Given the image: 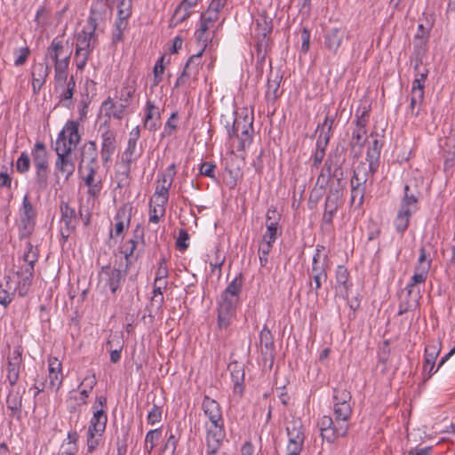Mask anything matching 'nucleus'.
<instances>
[{"label":"nucleus","instance_id":"1","mask_svg":"<svg viewBox=\"0 0 455 455\" xmlns=\"http://www.w3.org/2000/svg\"><path fill=\"white\" fill-rule=\"evenodd\" d=\"M202 410L211 425L206 427V455H216L225 438L224 419L220 403L208 395L204 396Z\"/></svg>","mask_w":455,"mask_h":455},{"label":"nucleus","instance_id":"2","mask_svg":"<svg viewBox=\"0 0 455 455\" xmlns=\"http://www.w3.org/2000/svg\"><path fill=\"white\" fill-rule=\"evenodd\" d=\"M355 120L351 123V133L348 146L351 154L358 157L363 153L367 140V125L370 118V110L366 107L358 108L355 115Z\"/></svg>","mask_w":455,"mask_h":455},{"label":"nucleus","instance_id":"3","mask_svg":"<svg viewBox=\"0 0 455 455\" xmlns=\"http://www.w3.org/2000/svg\"><path fill=\"white\" fill-rule=\"evenodd\" d=\"M96 29L84 27L76 36L75 61L77 69L82 70L85 67L90 54L98 44Z\"/></svg>","mask_w":455,"mask_h":455},{"label":"nucleus","instance_id":"4","mask_svg":"<svg viewBox=\"0 0 455 455\" xmlns=\"http://www.w3.org/2000/svg\"><path fill=\"white\" fill-rule=\"evenodd\" d=\"M334 419L331 416H323L318 421L323 439L330 443H334L340 436H346L349 428L350 418H345L339 414H334Z\"/></svg>","mask_w":455,"mask_h":455},{"label":"nucleus","instance_id":"5","mask_svg":"<svg viewBox=\"0 0 455 455\" xmlns=\"http://www.w3.org/2000/svg\"><path fill=\"white\" fill-rule=\"evenodd\" d=\"M72 50L64 42L62 36L52 39L45 52V59L54 63V74L68 72Z\"/></svg>","mask_w":455,"mask_h":455},{"label":"nucleus","instance_id":"6","mask_svg":"<svg viewBox=\"0 0 455 455\" xmlns=\"http://www.w3.org/2000/svg\"><path fill=\"white\" fill-rule=\"evenodd\" d=\"M273 30L272 19L262 13L255 20L256 57L258 61L264 62L267 51L270 44V34Z\"/></svg>","mask_w":455,"mask_h":455},{"label":"nucleus","instance_id":"7","mask_svg":"<svg viewBox=\"0 0 455 455\" xmlns=\"http://www.w3.org/2000/svg\"><path fill=\"white\" fill-rule=\"evenodd\" d=\"M372 175L366 168L365 164H360L354 171L350 180L351 198L350 204L355 208H361L363 204L366 183L369 177Z\"/></svg>","mask_w":455,"mask_h":455},{"label":"nucleus","instance_id":"8","mask_svg":"<svg viewBox=\"0 0 455 455\" xmlns=\"http://www.w3.org/2000/svg\"><path fill=\"white\" fill-rule=\"evenodd\" d=\"M98 148L94 140L85 142L79 149L78 173L80 176L96 174L100 165Z\"/></svg>","mask_w":455,"mask_h":455},{"label":"nucleus","instance_id":"9","mask_svg":"<svg viewBox=\"0 0 455 455\" xmlns=\"http://www.w3.org/2000/svg\"><path fill=\"white\" fill-rule=\"evenodd\" d=\"M242 287L243 276L240 274L228 284L222 292L218 305V312L235 314Z\"/></svg>","mask_w":455,"mask_h":455},{"label":"nucleus","instance_id":"10","mask_svg":"<svg viewBox=\"0 0 455 455\" xmlns=\"http://www.w3.org/2000/svg\"><path fill=\"white\" fill-rule=\"evenodd\" d=\"M76 91V82L73 76L68 77V72L54 74V92L57 93L59 104L65 108L74 105L73 95Z\"/></svg>","mask_w":455,"mask_h":455},{"label":"nucleus","instance_id":"11","mask_svg":"<svg viewBox=\"0 0 455 455\" xmlns=\"http://www.w3.org/2000/svg\"><path fill=\"white\" fill-rule=\"evenodd\" d=\"M252 120L235 118L230 128H228L229 138L236 137L239 140L237 151H243L252 141Z\"/></svg>","mask_w":455,"mask_h":455},{"label":"nucleus","instance_id":"12","mask_svg":"<svg viewBox=\"0 0 455 455\" xmlns=\"http://www.w3.org/2000/svg\"><path fill=\"white\" fill-rule=\"evenodd\" d=\"M54 151L56 152L57 158L55 160V176L59 175L64 177L68 180L76 171V163L73 156V151L70 148L55 146Z\"/></svg>","mask_w":455,"mask_h":455},{"label":"nucleus","instance_id":"13","mask_svg":"<svg viewBox=\"0 0 455 455\" xmlns=\"http://www.w3.org/2000/svg\"><path fill=\"white\" fill-rule=\"evenodd\" d=\"M418 284L419 283H414L413 279L411 278L406 287L400 291L398 295V315H402L419 307L421 295L420 290L417 286Z\"/></svg>","mask_w":455,"mask_h":455},{"label":"nucleus","instance_id":"14","mask_svg":"<svg viewBox=\"0 0 455 455\" xmlns=\"http://www.w3.org/2000/svg\"><path fill=\"white\" fill-rule=\"evenodd\" d=\"M321 249H323V247L317 245L316 251L313 256L310 274V277L314 282V285L310 283V287L316 296L318 295V291L322 283H325L327 280V256L324 255L323 260H321Z\"/></svg>","mask_w":455,"mask_h":455},{"label":"nucleus","instance_id":"15","mask_svg":"<svg viewBox=\"0 0 455 455\" xmlns=\"http://www.w3.org/2000/svg\"><path fill=\"white\" fill-rule=\"evenodd\" d=\"M204 49H201L197 53L193 54L187 60L182 73L177 78L174 87L190 84V80L196 81L199 75V70L202 68V55Z\"/></svg>","mask_w":455,"mask_h":455},{"label":"nucleus","instance_id":"16","mask_svg":"<svg viewBox=\"0 0 455 455\" xmlns=\"http://www.w3.org/2000/svg\"><path fill=\"white\" fill-rule=\"evenodd\" d=\"M82 135L79 132V123L74 120H68L59 132L55 146L70 148L75 150L81 141Z\"/></svg>","mask_w":455,"mask_h":455},{"label":"nucleus","instance_id":"17","mask_svg":"<svg viewBox=\"0 0 455 455\" xmlns=\"http://www.w3.org/2000/svg\"><path fill=\"white\" fill-rule=\"evenodd\" d=\"M104 127L101 132V146H100V156L104 165L109 164L112 160L113 155L117 149L116 132L107 124V122L100 126V130Z\"/></svg>","mask_w":455,"mask_h":455},{"label":"nucleus","instance_id":"18","mask_svg":"<svg viewBox=\"0 0 455 455\" xmlns=\"http://www.w3.org/2000/svg\"><path fill=\"white\" fill-rule=\"evenodd\" d=\"M108 10L111 12L112 6L111 4L106 2V0L93 1L91 6L90 16L88 17L86 27L96 30L104 27Z\"/></svg>","mask_w":455,"mask_h":455},{"label":"nucleus","instance_id":"19","mask_svg":"<svg viewBox=\"0 0 455 455\" xmlns=\"http://www.w3.org/2000/svg\"><path fill=\"white\" fill-rule=\"evenodd\" d=\"M127 275L126 268L121 270L110 266L101 267L100 277L105 286H108L112 293H116L120 288L121 283L124 281Z\"/></svg>","mask_w":455,"mask_h":455},{"label":"nucleus","instance_id":"20","mask_svg":"<svg viewBox=\"0 0 455 455\" xmlns=\"http://www.w3.org/2000/svg\"><path fill=\"white\" fill-rule=\"evenodd\" d=\"M333 413L343 415L345 418H351L352 407L350 405L351 394L346 388H333Z\"/></svg>","mask_w":455,"mask_h":455},{"label":"nucleus","instance_id":"21","mask_svg":"<svg viewBox=\"0 0 455 455\" xmlns=\"http://www.w3.org/2000/svg\"><path fill=\"white\" fill-rule=\"evenodd\" d=\"M419 258L411 279H413L414 283H424L432 266V258L424 245L419 248Z\"/></svg>","mask_w":455,"mask_h":455},{"label":"nucleus","instance_id":"22","mask_svg":"<svg viewBox=\"0 0 455 455\" xmlns=\"http://www.w3.org/2000/svg\"><path fill=\"white\" fill-rule=\"evenodd\" d=\"M24 392V388L21 389L20 387H16V386H10L5 400L6 408L9 411V418L20 419Z\"/></svg>","mask_w":455,"mask_h":455},{"label":"nucleus","instance_id":"23","mask_svg":"<svg viewBox=\"0 0 455 455\" xmlns=\"http://www.w3.org/2000/svg\"><path fill=\"white\" fill-rule=\"evenodd\" d=\"M176 175V164H172L162 173L161 178L157 180L155 195L161 198L164 204L169 200V190L172 185Z\"/></svg>","mask_w":455,"mask_h":455},{"label":"nucleus","instance_id":"24","mask_svg":"<svg viewBox=\"0 0 455 455\" xmlns=\"http://www.w3.org/2000/svg\"><path fill=\"white\" fill-rule=\"evenodd\" d=\"M341 193L339 189L331 188L325 198L322 225H331L333 217L341 204Z\"/></svg>","mask_w":455,"mask_h":455},{"label":"nucleus","instance_id":"25","mask_svg":"<svg viewBox=\"0 0 455 455\" xmlns=\"http://www.w3.org/2000/svg\"><path fill=\"white\" fill-rule=\"evenodd\" d=\"M6 379L10 386H16L20 378V370L22 364V348L16 347L12 354L8 356Z\"/></svg>","mask_w":455,"mask_h":455},{"label":"nucleus","instance_id":"26","mask_svg":"<svg viewBox=\"0 0 455 455\" xmlns=\"http://www.w3.org/2000/svg\"><path fill=\"white\" fill-rule=\"evenodd\" d=\"M345 38L348 39V31L346 28H331L325 32L323 44L326 49L336 54Z\"/></svg>","mask_w":455,"mask_h":455},{"label":"nucleus","instance_id":"27","mask_svg":"<svg viewBox=\"0 0 455 455\" xmlns=\"http://www.w3.org/2000/svg\"><path fill=\"white\" fill-rule=\"evenodd\" d=\"M61 213V221L65 225V230L61 231L63 237L68 238L72 231L76 229L78 224V217L76 210L69 206L67 202L62 201L60 205Z\"/></svg>","mask_w":455,"mask_h":455},{"label":"nucleus","instance_id":"28","mask_svg":"<svg viewBox=\"0 0 455 455\" xmlns=\"http://www.w3.org/2000/svg\"><path fill=\"white\" fill-rule=\"evenodd\" d=\"M50 67L45 63H36L31 68L32 76V92L34 95H37L46 82V78L50 74Z\"/></svg>","mask_w":455,"mask_h":455},{"label":"nucleus","instance_id":"29","mask_svg":"<svg viewBox=\"0 0 455 455\" xmlns=\"http://www.w3.org/2000/svg\"><path fill=\"white\" fill-rule=\"evenodd\" d=\"M345 161V157L342 151H339L336 149L334 152L330 153L327 160L324 164V168L326 169L329 177L333 176L337 177L338 180H340L343 172L341 166Z\"/></svg>","mask_w":455,"mask_h":455},{"label":"nucleus","instance_id":"30","mask_svg":"<svg viewBox=\"0 0 455 455\" xmlns=\"http://www.w3.org/2000/svg\"><path fill=\"white\" fill-rule=\"evenodd\" d=\"M161 126V114L154 102L148 100L146 103V116L144 127L150 132H155Z\"/></svg>","mask_w":455,"mask_h":455},{"label":"nucleus","instance_id":"31","mask_svg":"<svg viewBox=\"0 0 455 455\" xmlns=\"http://www.w3.org/2000/svg\"><path fill=\"white\" fill-rule=\"evenodd\" d=\"M126 104L122 102L119 105H116L111 97H108L101 104V110L104 111V116L109 120L115 118L116 120H122L125 116Z\"/></svg>","mask_w":455,"mask_h":455},{"label":"nucleus","instance_id":"32","mask_svg":"<svg viewBox=\"0 0 455 455\" xmlns=\"http://www.w3.org/2000/svg\"><path fill=\"white\" fill-rule=\"evenodd\" d=\"M61 362L56 357H51L48 360L49 384L52 387L58 390L62 385L63 375L61 372Z\"/></svg>","mask_w":455,"mask_h":455},{"label":"nucleus","instance_id":"33","mask_svg":"<svg viewBox=\"0 0 455 455\" xmlns=\"http://www.w3.org/2000/svg\"><path fill=\"white\" fill-rule=\"evenodd\" d=\"M34 269L31 267L28 268L20 267V272H17L12 276L17 278L18 283V293L20 297H24L27 295L29 287L32 283V280L34 277Z\"/></svg>","mask_w":455,"mask_h":455},{"label":"nucleus","instance_id":"34","mask_svg":"<svg viewBox=\"0 0 455 455\" xmlns=\"http://www.w3.org/2000/svg\"><path fill=\"white\" fill-rule=\"evenodd\" d=\"M92 417L90 419L88 430L92 432H105L108 422V416L105 410L99 408L98 405H92Z\"/></svg>","mask_w":455,"mask_h":455},{"label":"nucleus","instance_id":"35","mask_svg":"<svg viewBox=\"0 0 455 455\" xmlns=\"http://www.w3.org/2000/svg\"><path fill=\"white\" fill-rule=\"evenodd\" d=\"M381 148L382 143L378 139H374L367 150L366 160L369 162V164L366 165V168L371 174L377 171L379 166Z\"/></svg>","mask_w":455,"mask_h":455},{"label":"nucleus","instance_id":"36","mask_svg":"<svg viewBox=\"0 0 455 455\" xmlns=\"http://www.w3.org/2000/svg\"><path fill=\"white\" fill-rule=\"evenodd\" d=\"M31 156L34 168L49 167L48 152L43 142L37 141L35 143Z\"/></svg>","mask_w":455,"mask_h":455},{"label":"nucleus","instance_id":"37","mask_svg":"<svg viewBox=\"0 0 455 455\" xmlns=\"http://www.w3.org/2000/svg\"><path fill=\"white\" fill-rule=\"evenodd\" d=\"M132 208L127 207L126 205L121 207L116 216V224H115V235L118 236L123 234L124 228H127L131 222L132 217Z\"/></svg>","mask_w":455,"mask_h":455},{"label":"nucleus","instance_id":"38","mask_svg":"<svg viewBox=\"0 0 455 455\" xmlns=\"http://www.w3.org/2000/svg\"><path fill=\"white\" fill-rule=\"evenodd\" d=\"M231 379L234 384L233 392L241 397L244 391V371L242 365L235 363L230 365Z\"/></svg>","mask_w":455,"mask_h":455},{"label":"nucleus","instance_id":"39","mask_svg":"<svg viewBox=\"0 0 455 455\" xmlns=\"http://www.w3.org/2000/svg\"><path fill=\"white\" fill-rule=\"evenodd\" d=\"M282 78L283 76L279 74V72H270V75L267 78L266 91V99L268 101L274 102L277 98L280 97L281 93L279 92V88Z\"/></svg>","mask_w":455,"mask_h":455},{"label":"nucleus","instance_id":"40","mask_svg":"<svg viewBox=\"0 0 455 455\" xmlns=\"http://www.w3.org/2000/svg\"><path fill=\"white\" fill-rule=\"evenodd\" d=\"M260 351L266 357L273 358L275 352L274 338L270 330L265 325L259 333Z\"/></svg>","mask_w":455,"mask_h":455},{"label":"nucleus","instance_id":"41","mask_svg":"<svg viewBox=\"0 0 455 455\" xmlns=\"http://www.w3.org/2000/svg\"><path fill=\"white\" fill-rule=\"evenodd\" d=\"M438 355L439 349L436 347L435 345H427L426 347L423 372L427 373V379H429L434 373L437 371V369L434 371V368Z\"/></svg>","mask_w":455,"mask_h":455},{"label":"nucleus","instance_id":"42","mask_svg":"<svg viewBox=\"0 0 455 455\" xmlns=\"http://www.w3.org/2000/svg\"><path fill=\"white\" fill-rule=\"evenodd\" d=\"M288 443L304 445L305 435L299 420H292L286 427Z\"/></svg>","mask_w":455,"mask_h":455},{"label":"nucleus","instance_id":"43","mask_svg":"<svg viewBox=\"0 0 455 455\" xmlns=\"http://www.w3.org/2000/svg\"><path fill=\"white\" fill-rule=\"evenodd\" d=\"M140 241L144 243V231L143 228L138 225L134 230V238L130 239L124 245V257L127 262L126 266L130 261V258L133 256Z\"/></svg>","mask_w":455,"mask_h":455},{"label":"nucleus","instance_id":"44","mask_svg":"<svg viewBox=\"0 0 455 455\" xmlns=\"http://www.w3.org/2000/svg\"><path fill=\"white\" fill-rule=\"evenodd\" d=\"M418 196L415 194L411 193V188L409 185H405L404 194L402 198L399 209L413 213L418 210Z\"/></svg>","mask_w":455,"mask_h":455},{"label":"nucleus","instance_id":"45","mask_svg":"<svg viewBox=\"0 0 455 455\" xmlns=\"http://www.w3.org/2000/svg\"><path fill=\"white\" fill-rule=\"evenodd\" d=\"M336 117L337 113H335L334 115H331L330 113H328L326 115L323 124H319L317 125L316 132L318 130H321L317 139L324 140L325 138H327L328 141H330L333 132Z\"/></svg>","mask_w":455,"mask_h":455},{"label":"nucleus","instance_id":"46","mask_svg":"<svg viewBox=\"0 0 455 455\" xmlns=\"http://www.w3.org/2000/svg\"><path fill=\"white\" fill-rule=\"evenodd\" d=\"M50 167L35 168L34 186L37 191H44L48 188Z\"/></svg>","mask_w":455,"mask_h":455},{"label":"nucleus","instance_id":"47","mask_svg":"<svg viewBox=\"0 0 455 455\" xmlns=\"http://www.w3.org/2000/svg\"><path fill=\"white\" fill-rule=\"evenodd\" d=\"M22 259L25 264L21 267L23 268H28L29 267L35 270V264L38 260V249L31 244L30 242H27L25 245V251L22 255Z\"/></svg>","mask_w":455,"mask_h":455},{"label":"nucleus","instance_id":"48","mask_svg":"<svg viewBox=\"0 0 455 455\" xmlns=\"http://www.w3.org/2000/svg\"><path fill=\"white\" fill-rule=\"evenodd\" d=\"M336 282L338 286L342 289L346 293H347L352 287V283L350 282V275L347 268L339 265L336 269Z\"/></svg>","mask_w":455,"mask_h":455},{"label":"nucleus","instance_id":"49","mask_svg":"<svg viewBox=\"0 0 455 455\" xmlns=\"http://www.w3.org/2000/svg\"><path fill=\"white\" fill-rule=\"evenodd\" d=\"M165 436L166 440L161 449V452L163 455H174L176 452L180 435L172 430H169L166 432Z\"/></svg>","mask_w":455,"mask_h":455},{"label":"nucleus","instance_id":"50","mask_svg":"<svg viewBox=\"0 0 455 455\" xmlns=\"http://www.w3.org/2000/svg\"><path fill=\"white\" fill-rule=\"evenodd\" d=\"M162 437V428L149 430L145 436L144 451L150 454Z\"/></svg>","mask_w":455,"mask_h":455},{"label":"nucleus","instance_id":"51","mask_svg":"<svg viewBox=\"0 0 455 455\" xmlns=\"http://www.w3.org/2000/svg\"><path fill=\"white\" fill-rule=\"evenodd\" d=\"M132 165L120 162L116 171V178L117 179V187L123 188L129 184L131 180Z\"/></svg>","mask_w":455,"mask_h":455},{"label":"nucleus","instance_id":"52","mask_svg":"<svg viewBox=\"0 0 455 455\" xmlns=\"http://www.w3.org/2000/svg\"><path fill=\"white\" fill-rule=\"evenodd\" d=\"M412 213L405 212L403 210H398L396 217L394 220L395 230L403 235L409 227L410 220Z\"/></svg>","mask_w":455,"mask_h":455},{"label":"nucleus","instance_id":"53","mask_svg":"<svg viewBox=\"0 0 455 455\" xmlns=\"http://www.w3.org/2000/svg\"><path fill=\"white\" fill-rule=\"evenodd\" d=\"M85 186L88 187L87 194L92 197H98L102 188L101 180H95V174L80 176Z\"/></svg>","mask_w":455,"mask_h":455},{"label":"nucleus","instance_id":"54","mask_svg":"<svg viewBox=\"0 0 455 455\" xmlns=\"http://www.w3.org/2000/svg\"><path fill=\"white\" fill-rule=\"evenodd\" d=\"M190 7H187L182 2L176 7L173 15L171 19V26H177L178 24L186 20L190 15Z\"/></svg>","mask_w":455,"mask_h":455},{"label":"nucleus","instance_id":"55","mask_svg":"<svg viewBox=\"0 0 455 455\" xmlns=\"http://www.w3.org/2000/svg\"><path fill=\"white\" fill-rule=\"evenodd\" d=\"M132 12V0H119L117 4V21H128Z\"/></svg>","mask_w":455,"mask_h":455},{"label":"nucleus","instance_id":"56","mask_svg":"<svg viewBox=\"0 0 455 455\" xmlns=\"http://www.w3.org/2000/svg\"><path fill=\"white\" fill-rule=\"evenodd\" d=\"M329 141L328 139L325 138L324 140L317 139L316 145H315V150L313 154V167L317 168L322 161L324 158L325 156V148L328 145Z\"/></svg>","mask_w":455,"mask_h":455},{"label":"nucleus","instance_id":"57","mask_svg":"<svg viewBox=\"0 0 455 455\" xmlns=\"http://www.w3.org/2000/svg\"><path fill=\"white\" fill-rule=\"evenodd\" d=\"M266 227L267 230L263 235L260 243H271L273 245L278 235L282 233L281 228L280 227H275L273 223H267Z\"/></svg>","mask_w":455,"mask_h":455},{"label":"nucleus","instance_id":"58","mask_svg":"<svg viewBox=\"0 0 455 455\" xmlns=\"http://www.w3.org/2000/svg\"><path fill=\"white\" fill-rule=\"evenodd\" d=\"M104 432L87 430V451L92 453L100 444Z\"/></svg>","mask_w":455,"mask_h":455},{"label":"nucleus","instance_id":"59","mask_svg":"<svg viewBox=\"0 0 455 455\" xmlns=\"http://www.w3.org/2000/svg\"><path fill=\"white\" fill-rule=\"evenodd\" d=\"M424 100V96L418 94H411V102L407 108V114L411 116H418L420 112V106Z\"/></svg>","mask_w":455,"mask_h":455},{"label":"nucleus","instance_id":"60","mask_svg":"<svg viewBox=\"0 0 455 455\" xmlns=\"http://www.w3.org/2000/svg\"><path fill=\"white\" fill-rule=\"evenodd\" d=\"M128 27V21H117L115 22V28L112 31V44H117L119 42L124 40V31Z\"/></svg>","mask_w":455,"mask_h":455},{"label":"nucleus","instance_id":"61","mask_svg":"<svg viewBox=\"0 0 455 455\" xmlns=\"http://www.w3.org/2000/svg\"><path fill=\"white\" fill-rule=\"evenodd\" d=\"M35 227V219L20 217V237H28Z\"/></svg>","mask_w":455,"mask_h":455},{"label":"nucleus","instance_id":"62","mask_svg":"<svg viewBox=\"0 0 455 455\" xmlns=\"http://www.w3.org/2000/svg\"><path fill=\"white\" fill-rule=\"evenodd\" d=\"M272 248H273V245L271 243H259L258 254H259V264H260L261 267H267V265L269 263L268 256H269V253H270Z\"/></svg>","mask_w":455,"mask_h":455},{"label":"nucleus","instance_id":"63","mask_svg":"<svg viewBox=\"0 0 455 455\" xmlns=\"http://www.w3.org/2000/svg\"><path fill=\"white\" fill-rule=\"evenodd\" d=\"M165 213V204L163 203L156 206H150L149 209V222L150 223H158L159 220L164 216Z\"/></svg>","mask_w":455,"mask_h":455},{"label":"nucleus","instance_id":"64","mask_svg":"<svg viewBox=\"0 0 455 455\" xmlns=\"http://www.w3.org/2000/svg\"><path fill=\"white\" fill-rule=\"evenodd\" d=\"M30 158L27 152H22L16 161V170L20 173H26L30 168Z\"/></svg>","mask_w":455,"mask_h":455}]
</instances>
